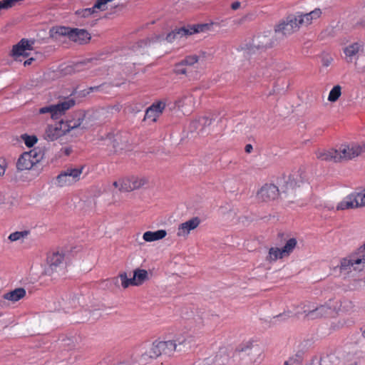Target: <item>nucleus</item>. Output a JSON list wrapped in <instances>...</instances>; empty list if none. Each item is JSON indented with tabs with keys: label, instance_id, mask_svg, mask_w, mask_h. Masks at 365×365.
<instances>
[{
	"label": "nucleus",
	"instance_id": "obj_28",
	"mask_svg": "<svg viewBox=\"0 0 365 365\" xmlns=\"http://www.w3.org/2000/svg\"><path fill=\"white\" fill-rule=\"evenodd\" d=\"M284 257H287V256L285 255V254H284V252H282V248L271 247L269 250L267 259L270 262H274L279 259H282Z\"/></svg>",
	"mask_w": 365,
	"mask_h": 365
},
{
	"label": "nucleus",
	"instance_id": "obj_23",
	"mask_svg": "<svg viewBox=\"0 0 365 365\" xmlns=\"http://www.w3.org/2000/svg\"><path fill=\"white\" fill-rule=\"evenodd\" d=\"M26 293L25 289L19 287L5 293L3 298L12 302H16L24 298L26 296Z\"/></svg>",
	"mask_w": 365,
	"mask_h": 365
},
{
	"label": "nucleus",
	"instance_id": "obj_27",
	"mask_svg": "<svg viewBox=\"0 0 365 365\" xmlns=\"http://www.w3.org/2000/svg\"><path fill=\"white\" fill-rule=\"evenodd\" d=\"M160 341H154L148 352L143 354L141 356L142 360H146L148 358L155 359L161 355V350L160 348Z\"/></svg>",
	"mask_w": 365,
	"mask_h": 365
},
{
	"label": "nucleus",
	"instance_id": "obj_19",
	"mask_svg": "<svg viewBox=\"0 0 365 365\" xmlns=\"http://www.w3.org/2000/svg\"><path fill=\"white\" fill-rule=\"evenodd\" d=\"M315 154L317 158L320 160L333 161L334 163L341 162V157L339 155V149H319L316 151Z\"/></svg>",
	"mask_w": 365,
	"mask_h": 365
},
{
	"label": "nucleus",
	"instance_id": "obj_54",
	"mask_svg": "<svg viewBox=\"0 0 365 365\" xmlns=\"http://www.w3.org/2000/svg\"><path fill=\"white\" fill-rule=\"evenodd\" d=\"M283 365H294V361L292 360H289V361H285Z\"/></svg>",
	"mask_w": 365,
	"mask_h": 365
},
{
	"label": "nucleus",
	"instance_id": "obj_45",
	"mask_svg": "<svg viewBox=\"0 0 365 365\" xmlns=\"http://www.w3.org/2000/svg\"><path fill=\"white\" fill-rule=\"evenodd\" d=\"M332 61L333 58L328 55L324 56L322 58V65L326 67L329 66L331 63Z\"/></svg>",
	"mask_w": 365,
	"mask_h": 365
},
{
	"label": "nucleus",
	"instance_id": "obj_13",
	"mask_svg": "<svg viewBox=\"0 0 365 365\" xmlns=\"http://www.w3.org/2000/svg\"><path fill=\"white\" fill-rule=\"evenodd\" d=\"M339 152L341 157V161L352 160L365 152V145L356 143L341 145L339 148Z\"/></svg>",
	"mask_w": 365,
	"mask_h": 365
},
{
	"label": "nucleus",
	"instance_id": "obj_14",
	"mask_svg": "<svg viewBox=\"0 0 365 365\" xmlns=\"http://www.w3.org/2000/svg\"><path fill=\"white\" fill-rule=\"evenodd\" d=\"M279 195V190L277 186L272 183L264 184L257 192L258 200L263 202L274 200Z\"/></svg>",
	"mask_w": 365,
	"mask_h": 365
},
{
	"label": "nucleus",
	"instance_id": "obj_29",
	"mask_svg": "<svg viewBox=\"0 0 365 365\" xmlns=\"http://www.w3.org/2000/svg\"><path fill=\"white\" fill-rule=\"evenodd\" d=\"M297 245V241L296 238L292 237L289 239H285V245L282 247V252L285 254L287 257H289L291 253L294 251V248Z\"/></svg>",
	"mask_w": 365,
	"mask_h": 365
},
{
	"label": "nucleus",
	"instance_id": "obj_16",
	"mask_svg": "<svg viewBox=\"0 0 365 365\" xmlns=\"http://www.w3.org/2000/svg\"><path fill=\"white\" fill-rule=\"evenodd\" d=\"M165 106V103L162 101L153 103L146 109L144 120H150L152 122H155L157 118L163 113Z\"/></svg>",
	"mask_w": 365,
	"mask_h": 365
},
{
	"label": "nucleus",
	"instance_id": "obj_20",
	"mask_svg": "<svg viewBox=\"0 0 365 365\" xmlns=\"http://www.w3.org/2000/svg\"><path fill=\"white\" fill-rule=\"evenodd\" d=\"M361 52H363V44L359 42L353 43L344 48L346 61L348 63L356 60Z\"/></svg>",
	"mask_w": 365,
	"mask_h": 365
},
{
	"label": "nucleus",
	"instance_id": "obj_47",
	"mask_svg": "<svg viewBox=\"0 0 365 365\" xmlns=\"http://www.w3.org/2000/svg\"><path fill=\"white\" fill-rule=\"evenodd\" d=\"M102 86H91L88 88L86 90H84L83 92H85L84 95L89 94L92 92L99 91L101 88Z\"/></svg>",
	"mask_w": 365,
	"mask_h": 365
},
{
	"label": "nucleus",
	"instance_id": "obj_21",
	"mask_svg": "<svg viewBox=\"0 0 365 365\" xmlns=\"http://www.w3.org/2000/svg\"><path fill=\"white\" fill-rule=\"evenodd\" d=\"M200 220L198 217H193L182 224H180L178 229L177 235L179 237H185L190 232L195 229L200 224Z\"/></svg>",
	"mask_w": 365,
	"mask_h": 365
},
{
	"label": "nucleus",
	"instance_id": "obj_36",
	"mask_svg": "<svg viewBox=\"0 0 365 365\" xmlns=\"http://www.w3.org/2000/svg\"><path fill=\"white\" fill-rule=\"evenodd\" d=\"M192 96L190 93L182 95L180 98L175 101V105L178 108L187 105L188 103L192 102Z\"/></svg>",
	"mask_w": 365,
	"mask_h": 365
},
{
	"label": "nucleus",
	"instance_id": "obj_56",
	"mask_svg": "<svg viewBox=\"0 0 365 365\" xmlns=\"http://www.w3.org/2000/svg\"><path fill=\"white\" fill-rule=\"evenodd\" d=\"M115 365H127L125 362H119L117 363Z\"/></svg>",
	"mask_w": 365,
	"mask_h": 365
},
{
	"label": "nucleus",
	"instance_id": "obj_44",
	"mask_svg": "<svg viewBox=\"0 0 365 365\" xmlns=\"http://www.w3.org/2000/svg\"><path fill=\"white\" fill-rule=\"evenodd\" d=\"M150 41L148 40H141L136 43V44L133 46V49L135 51H138L140 48L146 46Z\"/></svg>",
	"mask_w": 365,
	"mask_h": 365
},
{
	"label": "nucleus",
	"instance_id": "obj_58",
	"mask_svg": "<svg viewBox=\"0 0 365 365\" xmlns=\"http://www.w3.org/2000/svg\"><path fill=\"white\" fill-rule=\"evenodd\" d=\"M283 236H284V234H283V233H279V237H282Z\"/></svg>",
	"mask_w": 365,
	"mask_h": 365
},
{
	"label": "nucleus",
	"instance_id": "obj_15",
	"mask_svg": "<svg viewBox=\"0 0 365 365\" xmlns=\"http://www.w3.org/2000/svg\"><path fill=\"white\" fill-rule=\"evenodd\" d=\"M93 61H96V59L86 58L81 61L72 63L62 68V71L65 75H72L89 69L93 66Z\"/></svg>",
	"mask_w": 365,
	"mask_h": 365
},
{
	"label": "nucleus",
	"instance_id": "obj_7",
	"mask_svg": "<svg viewBox=\"0 0 365 365\" xmlns=\"http://www.w3.org/2000/svg\"><path fill=\"white\" fill-rule=\"evenodd\" d=\"M56 34L68 36L70 40L80 44L87 43L90 38V34L85 29H71L65 26H59L54 29Z\"/></svg>",
	"mask_w": 365,
	"mask_h": 365
},
{
	"label": "nucleus",
	"instance_id": "obj_4",
	"mask_svg": "<svg viewBox=\"0 0 365 365\" xmlns=\"http://www.w3.org/2000/svg\"><path fill=\"white\" fill-rule=\"evenodd\" d=\"M322 15V11L319 9L304 14L302 12H296L295 14L288 15L284 19L289 24L298 31L301 26H308L312 24L313 20L317 19Z\"/></svg>",
	"mask_w": 365,
	"mask_h": 365
},
{
	"label": "nucleus",
	"instance_id": "obj_33",
	"mask_svg": "<svg viewBox=\"0 0 365 365\" xmlns=\"http://www.w3.org/2000/svg\"><path fill=\"white\" fill-rule=\"evenodd\" d=\"M26 153L31 158V160L34 163V165L38 163L43 158V153L40 149L35 148Z\"/></svg>",
	"mask_w": 365,
	"mask_h": 365
},
{
	"label": "nucleus",
	"instance_id": "obj_40",
	"mask_svg": "<svg viewBox=\"0 0 365 365\" xmlns=\"http://www.w3.org/2000/svg\"><path fill=\"white\" fill-rule=\"evenodd\" d=\"M22 139L24 141V143L27 147H32L37 142V138L35 135H29L27 134H24L21 135Z\"/></svg>",
	"mask_w": 365,
	"mask_h": 365
},
{
	"label": "nucleus",
	"instance_id": "obj_26",
	"mask_svg": "<svg viewBox=\"0 0 365 365\" xmlns=\"http://www.w3.org/2000/svg\"><path fill=\"white\" fill-rule=\"evenodd\" d=\"M167 232L164 230H159L155 232L147 231L143 235V238L146 242H153L164 238Z\"/></svg>",
	"mask_w": 365,
	"mask_h": 365
},
{
	"label": "nucleus",
	"instance_id": "obj_51",
	"mask_svg": "<svg viewBox=\"0 0 365 365\" xmlns=\"http://www.w3.org/2000/svg\"><path fill=\"white\" fill-rule=\"evenodd\" d=\"M253 148L251 144H247L245 145V150L246 153H250L252 150Z\"/></svg>",
	"mask_w": 365,
	"mask_h": 365
},
{
	"label": "nucleus",
	"instance_id": "obj_9",
	"mask_svg": "<svg viewBox=\"0 0 365 365\" xmlns=\"http://www.w3.org/2000/svg\"><path fill=\"white\" fill-rule=\"evenodd\" d=\"M364 206H365V189L362 192H354L347 195L337 205L336 209L344 210Z\"/></svg>",
	"mask_w": 365,
	"mask_h": 365
},
{
	"label": "nucleus",
	"instance_id": "obj_11",
	"mask_svg": "<svg viewBox=\"0 0 365 365\" xmlns=\"http://www.w3.org/2000/svg\"><path fill=\"white\" fill-rule=\"evenodd\" d=\"M83 167L81 168H69L61 172L56 177V183L59 187L71 185L80 179Z\"/></svg>",
	"mask_w": 365,
	"mask_h": 365
},
{
	"label": "nucleus",
	"instance_id": "obj_41",
	"mask_svg": "<svg viewBox=\"0 0 365 365\" xmlns=\"http://www.w3.org/2000/svg\"><path fill=\"white\" fill-rule=\"evenodd\" d=\"M95 12H96V11L95 9H93V6L91 8H87V9H81V10H78V11H76V14H78V16H81V17L86 18V17L90 16Z\"/></svg>",
	"mask_w": 365,
	"mask_h": 365
},
{
	"label": "nucleus",
	"instance_id": "obj_6",
	"mask_svg": "<svg viewBox=\"0 0 365 365\" xmlns=\"http://www.w3.org/2000/svg\"><path fill=\"white\" fill-rule=\"evenodd\" d=\"M66 262L64 261V255L62 252H53L47 257V266L45 269V273L50 276L56 274L58 276L63 275L65 271Z\"/></svg>",
	"mask_w": 365,
	"mask_h": 365
},
{
	"label": "nucleus",
	"instance_id": "obj_52",
	"mask_svg": "<svg viewBox=\"0 0 365 365\" xmlns=\"http://www.w3.org/2000/svg\"><path fill=\"white\" fill-rule=\"evenodd\" d=\"M35 59L34 58H29V59L26 60L24 63V65L25 66H29L32 63V62L34 61Z\"/></svg>",
	"mask_w": 365,
	"mask_h": 365
},
{
	"label": "nucleus",
	"instance_id": "obj_43",
	"mask_svg": "<svg viewBox=\"0 0 365 365\" xmlns=\"http://www.w3.org/2000/svg\"><path fill=\"white\" fill-rule=\"evenodd\" d=\"M185 65H183L181 61L176 63L174 68V72L176 74H186L187 70L184 67Z\"/></svg>",
	"mask_w": 365,
	"mask_h": 365
},
{
	"label": "nucleus",
	"instance_id": "obj_24",
	"mask_svg": "<svg viewBox=\"0 0 365 365\" xmlns=\"http://www.w3.org/2000/svg\"><path fill=\"white\" fill-rule=\"evenodd\" d=\"M29 155L25 152L19 158L16 163V168L19 170H29L34 165L31 160Z\"/></svg>",
	"mask_w": 365,
	"mask_h": 365
},
{
	"label": "nucleus",
	"instance_id": "obj_46",
	"mask_svg": "<svg viewBox=\"0 0 365 365\" xmlns=\"http://www.w3.org/2000/svg\"><path fill=\"white\" fill-rule=\"evenodd\" d=\"M68 304L71 307H76L79 304V302L76 296H73L71 298H70Z\"/></svg>",
	"mask_w": 365,
	"mask_h": 365
},
{
	"label": "nucleus",
	"instance_id": "obj_35",
	"mask_svg": "<svg viewBox=\"0 0 365 365\" xmlns=\"http://www.w3.org/2000/svg\"><path fill=\"white\" fill-rule=\"evenodd\" d=\"M29 234V231L28 230H24L20 232H15L13 233H11L9 236V240L11 242L17 241L21 239H24L28 236Z\"/></svg>",
	"mask_w": 365,
	"mask_h": 365
},
{
	"label": "nucleus",
	"instance_id": "obj_12",
	"mask_svg": "<svg viewBox=\"0 0 365 365\" xmlns=\"http://www.w3.org/2000/svg\"><path fill=\"white\" fill-rule=\"evenodd\" d=\"M305 175L302 170L293 172L287 179H284V184L281 190L283 193H292L295 187H299L304 182Z\"/></svg>",
	"mask_w": 365,
	"mask_h": 365
},
{
	"label": "nucleus",
	"instance_id": "obj_59",
	"mask_svg": "<svg viewBox=\"0 0 365 365\" xmlns=\"http://www.w3.org/2000/svg\"><path fill=\"white\" fill-rule=\"evenodd\" d=\"M364 334V335H365V331L364 332V334Z\"/></svg>",
	"mask_w": 365,
	"mask_h": 365
},
{
	"label": "nucleus",
	"instance_id": "obj_49",
	"mask_svg": "<svg viewBox=\"0 0 365 365\" xmlns=\"http://www.w3.org/2000/svg\"><path fill=\"white\" fill-rule=\"evenodd\" d=\"M63 341H64L63 345L68 346V349H71L74 346V340L73 339L68 338L66 339H63Z\"/></svg>",
	"mask_w": 365,
	"mask_h": 365
},
{
	"label": "nucleus",
	"instance_id": "obj_50",
	"mask_svg": "<svg viewBox=\"0 0 365 365\" xmlns=\"http://www.w3.org/2000/svg\"><path fill=\"white\" fill-rule=\"evenodd\" d=\"M241 7V2L235 1L231 4V9L234 11L239 9Z\"/></svg>",
	"mask_w": 365,
	"mask_h": 365
},
{
	"label": "nucleus",
	"instance_id": "obj_2",
	"mask_svg": "<svg viewBox=\"0 0 365 365\" xmlns=\"http://www.w3.org/2000/svg\"><path fill=\"white\" fill-rule=\"evenodd\" d=\"M279 37L275 31H266L255 36L251 44L247 47V53L252 55L256 53H262L267 48L274 46L279 41Z\"/></svg>",
	"mask_w": 365,
	"mask_h": 365
},
{
	"label": "nucleus",
	"instance_id": "obj_48",
	"mask_svg": "<svg viewBox=\"0 0 365 365\" xmlns=\"http://www.w3.org/2000/svg\"><path fill=\"white\" fill-rule=\"evenodd\" d=\"M6 166V160L3 158H0V175H4L5 173Z\"/></svg>",
	"mask_w": 365,
	"mask_h": 365
},
{
	"label": "nucleus",
	"instance_id": "obj_3",
	"mask_svg": "<svg viewBox=\"0 0 365 365\" xmlns=\"http://www.w3.org/2000/svg\"><path fill=\"white\" fill-rule=\"evenodd\" d=\"M339 309L338 303L330 299L324 304L315 307L314 304H309L304 307V317L308 319H315L323 317L331 316Z\"/></svg>",
	"mask_w": 365,
	"mask_h": 365
},
{
	"label": "nucleus",
	"instance_id": "obj_53",
	"mask_svg": "<svg viewBox=\"0 0 365 365\" xmlns=\"http://www.w3.org/2000/svg\"><path fill=\"white\" fill-rule=\"evenodd\" d=\"M285 317H287L286 314H280L276 317H274V319H279V318H282L283 319H285Z\"/></svg>",
	"mask_w": 365,
	"mask_h": 365
},
{
	"label": "nucleus",
	"instance_id": "obj_1",
	"mask_svg": "<svg viewBox=\"0 0 365 365\" xmlns=\"http://www.w3.org/2000/svg\"><path fill=\"white\" fill-rule=\"evenodd\" d=\"M78 128L82 130L88 128L86 115L83 112L75 113V118L72 120L61 121L55 125H48L44 136L47 140L53 141L70 130Z\"/></svg>",
	"mask_w": 365,
	"mask_h": 365
},
{
	"label": "nucleus",
	"instance_id": "obj_22",
	"mask_svg": "<svg viewBox=\"0 0 365 365\" xmlns=\"http://www.w3.org/2000/svg\"><path fill=\"white\" fill-rule=\"evenodd\" d=\"M274 31L277 36L281 34L282 36H289L292 34L296 32L295 29H294L292 25L289 24V23L287 22L285 19H283L278 25L274 27Z\"/></svg>",
	"mask_w": 365,
	"mask_h": 365
},
{
	"label": "nucleus",
	"instance_id": "obj_60",
	"mask_svg": "<svg viewBox=\"0 0 365 365\" xmlns=\"http://www.w3.org/2000/svg\"><path fill=\"white\" fill-rule=\"evenodd\" d=\"M351 365H356V364H351Z\"/></svg>",
	"mask_w": 365,
	"mask_h": 365
},
{
	"label": "nucleus",
	"instance_id": "obj_55",
	"mask_svg": "<svg viewBox=\"0 0 365 365\" xmlns=\"http://www.w3.org/2000/svg\"><path fill=\"white\" fill-rule=\"evenodd\" d=\"M113 185L115 187H119L120 188V181H115L113 182Z\"/></svg>",
	"mask_w": 365,
	"mask_h": 365
},
{
	"label": "nucleus",
	"instance_id": "obj_25",
	"mask_svg": "<svg viewBox=\"0 0 365 365\" xmlns=\"http://www.w3.org/2000/svg\"><path fill=\"white\" fill-rule=\"evenodd\" d=\"M158 348L161 350V355L170 356L176 351L177 344L174 341H160Z\"/></svg>",
	"mask_w": 365,
	"mask_h": 365
},
{
	"label": "nucleus",
	"instance_id": "obj_31",
	"mask_svg": "<svg viewBox=\"0 0 365 365\" xmlns=\"http://www.w3.org/2000/svg\"><path fill=\"white\" fill-rule=\"evenodd\" d=\"M118 277L120 278L121 285L124 289L128 288L129 286H138L135 278L133 277L132 278H128L125 272L120 273Z\"/></svg>",
	"mask_w": 365,
	"mask_h": 365
},
{
	"label": "nucleus",
	"instance_id": "obj_32",
	"mask_svg": "<svg viewBox=\"0 0 365 365\" xmlns=\"http://www.w3.org/2000/svg\"><path fill=\"white\" fill-rule=\"evenodd\" d=\"M132 190L139 189L148 183L146 178H136L132 177Z\"/></svg>",
	"mask_w": 365,
	"mask_h": 365
},
{
	"label": "nucleus",
	"instance_id": "obj_30",
	"mask_svg": "<svg viewBox=\"0 0 365 365\" xmlns=\"http://www.w3.org/2000/svg\"><path fill=\"white\" fill-rule=\"evenodd\" d=\"M133 277L139 286L148 279V274L145 269H136L133 272Z\"/></svg>",
	"mask_w": 365,
	"mask_h": 365
},
{
	"label": "nucleus",
	"instance_id": "obj_8",
	"mask_svg": "<svg viewBox=\"0 0 365 365\" xmlns=\"http://www.w3.org/2000/svg\"><path fill=\"white\" fill-rule=\"evenodd\" d=\"M75 105V101L73 98H66L63 101L56 105H50L41 108L39 113H50L53 120L58 119L64 113Z\"/></svg>",
	"mask_w": 365,
	"mask_h": 365
},
{
	"label": "nucleus",
	"instance_id": "obj_38",
	"mask_svg": "<svg viewBox=\"0 0 365 365\" xmlns=\"http://www.w3.org/2000/svg\"><path fill=\"white\" fill-rule=\"evenodd\" d=\"M199 61L200 56L197 55H190L186 56L183 60H182L181 63L185 66H192Z\"/></svg>",
	"mask_w": 365,
	"mask_h": 365
},
{
	"label": "nucleus",
	"instance_id": "obj_18",
	"mask_svg": "<svg viewBox=\"0 0 365 365\" xmlns=\"http://www.w3.org/2000/svg\"><path fill=\"white\" fill-rule=\"evenodd\" d=\"M212 123V120L208 117L203 116L192 120L189 125L190 132H196L197 134L203 135L206 133V128Z\"/></svg>",
	"mask_w": 365,
	"mask_h": 365
},
{
	"label": "nucleus",
	"instance_id": "obj_37",
	"mask_svg": "<svg viewBox=\"0 0 365 365\" xmlns=\"http://www.w3.org/2000/svg\"><path fill=\"white\" fill-rule=\"evenodd\" d=\"M119 190L122 192L132 191V178H126L120 180V186Z\"/></svg>",
	"mask_w": 365,
	"mask_h": 365
},
{
	"label": "nucleus",
	"instance_id": "obj_57",
	"mask_svg": "<svg viewBox=\"0 0 365 365\" xmlns=\"http://www.w3.org/2000/svg\"><path fill=\"white\" fill-rule=\"evenodd\" d=\"M361 250H365V243L361 246Z\"/></svg>",
	"mask_w": 365,
	"mask_h": 365
},
{
	"label": "nucleus",
	"instance_id": "obj_39",
	"mask_svg": "<svg viewBox=\"0 0 365 365\" xmlns=\"http://www.w3.org/2000/svg\"><path fill=\"white\" fill-rule=\"evenodd\" d=\"M229 356L226 354H219L215 356V365H225L229 361Z\"/></svg>",
	"mask_w": 365,
	"mask_h": 365
},
{
	"label": "nucleus",
	"instance_id": "obj_17",
	"mask_svg": "<svg viewBox=\"0 0 365 365\" xmlns=\"http://www.w3.org/2000/svg\"><path fill=\"white\" fill-rule=\"evenodd\" d=\"M34 41L26 38L21 39L17 44L14 46L12 54L16 58L21 56H27V51L32 50Z\"/></svg>",
	"mask_w": 365,
	"mask_h": 365
},
{
	"label": "nucleus",
	"instance_id": "obj_34",
	"mask_svg": "<svg viewBox=\"0 0 365 365\" xmlns=\"http://www.w3.org/2000/svg\"><path fill=\"white\" fill-rule=\"evenodd\" d=\"M341 86L337 85L333 87L329 94L328 100L330 102H335L341 96Z\"/></svg>",
	"mask_w": 365,
	"mask_h": 365
},
{
	"label": "nucleus",
	"instance_id": "obj_42",
	"mask_svg": "<svg viewBox=\"0 0 365 365\" xmlns=\"http://www.w3.org/2000/svg\"><path fill=\"white\" fill-rule=\"evenodd\" d=\"M15 4V0H2L0 1V9H8Z\"/></svg>",
	"mask_w": 365,
	"mask_h": 365
},
{
	"label": "nucleus",
	"instance_id": "obj_10",
	"mask_svg": "<svg viewBox=\"0 0 365 365\" xmlns=\"http://www.w3.org/2000/svg\"><path fill=\"white\" fill-rule=\"evenodd\" d=\"M207 27V24H197L176 28L167 35L165 39L168 42L171 43L175 39L180 38L184 36L186 37L193 34L203 31L204 29Z\"/></svg>",
	"mask_w": 365,
	"mask_h": 365
},
{
	"label": "nucleus",
	"instance_id": "obj_5",
	"mask_svg": "<svg viewBox=\"0 0 365 365\" xmlns=\"http://www.w3.org/2000/svg\"><path fill=\"white\" fill-rule=\"evenodd\" d=\"M365 267V250L361 247L357 252L343 258L340 262L341 272L361 271Z\"/></svg>",
	"mask_w": 365,
	"mask_h": 365
}]
</instances>
